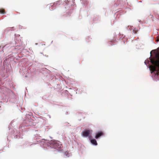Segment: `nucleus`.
Here are the masks:
<instances>
[{
	"label": "nucleus",
	"mask_w": 159,
	"mask_h": 159,
	"mask_svg": "<svg viewBox=\"0 0 159 159\" xmlns=\"http://www.w3.org/2000/svg\"><path fill=\"white\" fill-rule=\"evenodd\" d=\"M91 142L93 144L97 145V143L96 140L95 139H93L91 140Z\"/></svg>",
	"instance_id": "5"
},
{
	"label": "nucleus",
	"mask_w": 159,
	"mask_h": 159,
	"mask_svg": "<svg viewBox=\"0 0 159 159\" xmlns=\"http://www.w3.org/2000/svg\"><path fill=\"white\" fill-rule=\"evenodd\" d=\"M134 33H135V34H136V31H135Z\"/></svg>",
	"instance_id": "7"
},
{
	"label": "nucleus",
	"mask_w": 159,
	"mask_h": 159,
	"mask_svg": "<svg viewBox=\"0 0 159 159\" xmlns=\"http://www.w3.org/2000/svg\"><path fill=\"white\" fill-rule=\"evenodd\" d=\"M51 143L53 145V147L55 148H61L62 147V145L58 141L52 140Z\"/></svg>",
	"instance_id": "2"
},
{
	"label": "nucleus",
	"mask_w": 159,
	"mask_h": 159,
	"mask_svg": "<svg viewBox=\"0 0 159 159\" xmlns=\"http://www.w3.org/2000/svg\"><path fill=\"white\" fill-rule=\"evenodd\" d=\"M103 133L102 132H98L96 134L95 138L96 139L98 138L99 137L103 135Z\"/></svg>",
	"instance_id": "4"
},
{
	"label": "nucleus",
	"mask_w": 159,
	"mask_h": 159,
	"mask_svg": "<svg viewBox=\"0 0 159 159\" xmlns=\"http://www.w3.org/2000/svg\"><path fill=\"white\" fill-rule=\"evenodd\" d=\"M156 56L157 58V60L152 58L150 59L152 64L153 65L150 66V67L152 71H156V74L158 76L159 75V72L157 70H159V54L156 55Z\"/></svg>",
	"instance_id": "1"
},
{
	"label": "nucleus",
	"mask_w": 159,
	"mask_h": 159,
	"mask_svg": "<svg viewBox=\"0 0 159 159\" xmlns=\"http://www.w3.org/2000/svg\"><path fill=\"white\" fill-rule=\"evenodd\" d=\"M82 133L83 136L84 137H87L90 134V131L89 129L83 131Z\"/></svg>",
	"instance_id": "3"
},
{
	"label": "nucleus",
	"mask_w": 159,
	"mask_h": 159,
	"mask_svg": "<svg viewBox=\"0 0 159 159\" xmlns=\"http://www.w3.org/2000/svg\"><path fill=\"white\" fill-rule=\"evenodd\" d=\"M5 13V12L4 9H0V13L3 14Z\"/></svg>",
	"instance_id": "6"
}]
</instances>
